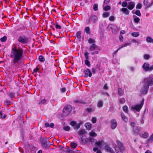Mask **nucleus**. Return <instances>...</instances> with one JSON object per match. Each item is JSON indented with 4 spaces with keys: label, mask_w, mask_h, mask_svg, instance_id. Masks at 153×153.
I'll return each mask as SVG.
<instances>
[{
    "label": "nucleus",
    "mask_w": 153,
    "mask_h": 153,
    "mask_svg": "<svg viewBox=\"0 0 153 153\" xmlns=\"http://www.w3.org/2000/svg\"><path fill=\"white\" fill-rule=\"evenodd\" d=\"M11 58L13 57V65L18 66L19 64V62L22 58L23 50L21 48H17L16 45L13 46L11 51Z\"/></svg>",
    "instance_id": "f257e3e1"
},
{
    "label": "nucleus",
    "mask_w": 153,
    "mask_h": 153,
    "mask_svg": "<svg viewBox=\"0 0 153 153\" xmlns=\"http://www.w3.org/2000/svg\"><path fill=\"white\" fill-rule=\"evenodd\" d=\"M143 87L141 90L142 94H147L149 86L153 85V78L152 76H149L145 78L142 82Z\"/></svg>",
    "instance_id": "f03ea898"
},
{
    "label": "nucleus",
    "mask_w": 153,
    "mask_h": 153,
    "mask_svg": "<svg viewBox=\"0 0 153 153\" xmlns=\"http://www.w3.org/2000/svg\"><path fill=\"white\" fill-rule=\"evenodd\" d=\"M72 110L71 106L70 105H66L64 108L63 110V114L65 116H66L69 114Z\"/></svg>",
    "instance_id": "7ed1b4c3"
},
{
    "label": "nucleus",
    "mask_w": 153,
    "mask_h": 153,
    "mask_svg": "<svg viewBox=\"0 0 153 153\" xmlns=\"http://www.w3.org/2000/svg\"><path fill=\"white\" fill-rule=\"evenodd\" d=\"M18 40L20 43L25 44L28 42L29 39L27 37L23 36H19Z\"/></svg>",
    "instance_id": "20e7f679"
},
{
    "label": "nucleus",
    "mask_w": 153,
    "mask_h": 153,
    "mask_svg": "<svg viewBox=\"0 0 153 153\" xmlns=\"http://www.w3.org/2000/svg\"><path fill=\"white\" fill-rule=\"evenodd\" d=\"M142 68L146 71H150L153 70V65L149 66V65L148 63L145 62L143 65Z\"/></svg>",
    "instance_id": "39448f33"
},
{
    "label": "nucleus",
    "mask_w": 153,
    "mask_h": 153,
    "mask_svg": "<svg viewBox=\"0 0 153 153\" xmlns=\"http://www.w3.org/2000/svg\"><path fill=\"white\" fill-rule=\"evenodd\" d=\"M143 104V102H142L139 105L132 106L131 107V110L132 111L135 110L137 111H139L142 108Z\"/></svg>",
    "instance_id": "423d86ee"
},
{
    "label": "nucleus",
    "mask_w": 153,
    "mask_h": 153,
    "mask_svg": "<svg viewBox=\"0 0 153 153\" xmlns=\"http://www.w3.org/2000/svg\"><path fill=\"white\" fill-rule=\"evenodd\" d=\"M114 148L116 153H123V151L125 150L124 147L120 148V147L117 146H115Z\"/></svg>",
    "instance_id": "0eeeda50"
},
{
    "label": "nucleus",
    "mask_w": 153,
    "mask_h": 153,
    "mask_svg": "<svg viewBox=\"0 0 153 153\" xmlns=\"http://www.w3.org/2000/svg\"><path fill=\"white\" fill-rule=\"evenodd\" d=\"M135 5V4L134 2L130 1L128 3L127 7L129 10H131L134 7Z\"/></svg>",
    "instance_id": "6e6552de"
},
{
    "label": "nucleus",
    "mask_w": 153,
    "mask_h": 153,
    "mask_svg": "<svg viewBox=\"0 0 153 153\" xmlns=\"http://www.w3.org/2000/svg\"><path fill=\"white\" fill-rule=\"evenodd\" d=\"M73 103L75 104H86V102L84 100L79 99L74 100Z\"/></svg>",
    "instance_id": "1a4fd4ad"
},
{
    "label": "nucleus",
    "mask_w": 153,
    "mask_h": 153,
    "mask_svg": "<svg viewBox=\"0 0 153 153\" xmlns=\"http://www.w3.org/2000/svg\"><path fill=\"white\" fill-rule=\"evenodd\" d=\"M98 18L95 15H93L90 17L89 20V23L90 21H92L93 23H95L98 20Z\"/></svg>",
    "instance_id": "9d476101"
},
{
    "label": "nucleus",
    "mask_w": 153,
    "mask_h": 153,
    "mask_svg": "<svg viewBox=\"0 0 153 153\" xmlns=\"http://www.w3.org/2000/svg\"><path fill=\"white\" fill-rule=\"evenodd\" d=\"M85 74V77H87L88 76L91 77L92 75L91 71L88 68L87 69L84 71Z\"/></svg>",
    "instance_id": "9b49d317"
},
{
    "label": "nucleus",
    "mask_w": 153,
    "mask_h": 153,
    "mask_svg": "<svg viewBox=\"0 0 153 153\" xmlns=\"http://www.w3.org/2000/svg\"><path fill=\"white\" fill-rule=\"evenodd\" d=\"M51 142L49 141L48 140V141H46L45 142L42 143V146L43 148L45 149H48L49 148L50 146Z\"/></svg>",
    "instance_id": "f8f14e48"
},
{
    "label": "nucleus",
    "mask_w": 153,
    "mask_h": 153,
    "mask_svg": "<svg viewBox=\"0 0 153 153\" xmlns=\"http://www.w3.org/2000/svg\"><path fill=\"white\" fill-rule=\"evenodd\" d=\"M111 128L114 129L117 126V123L115 120H112L111 121Z\"/></svg>",
    "instance_id": "ddd939ff"
},
{
    "label": "nucleus",
    "mask_w": 153,
    "mask_h": 153,
    "mask_svg": "<svg viewBox=\"0 0 153 153\" xmlns=\"http://www.w3.org/2000/svg\"><path fill=\"white\" fill-rule=\"evenodd\" d=\"M121 117L123 121L125 123H127L128 121V118L126 116L123 112H121Z\"/></svg>",
    "instance_id": "4468645a"
},
{
    "label": "nucleus",
    "mask_w": 153,
    "mask_h": 153,
    "mask_svg": "<svg viewBox=\"0 0 153 153\" xmlns=\"http://www.w3.org/2000/svg\"><path fill=\"white\" fill-rule=\"evenodd\" d=\"M105 150L111 153H114V151L113 150L110 146L109 145H108L106 146H105Z\"/></svg>",
    "instance_id": "2eb2a0df"
},
{
    "label": "nucleus",
    "mask_w": 153,
    "mask_h": 153,
    "mask_svg": "<svg viewBox=\"0 0 153 153\" xmlns=\"http://www.w3.org/2000/svg\"><path fill=\"white\" fill-rule=\"evenodd\" d=\"M120 11L123 12V13L126 15H128L129 13V11L126 8H122L120 9Z\"/></svg>",
    "instance_id": "dca6fc26"
},
{
    "label": "nucleus",
    "mask_w": 153,
    "mask_h": 153,
    "mask_svg": "<svg viewBox=\"0 0 153 153\" xmlns=\"http://www.w3.org/2000/svg\"><path fill=\"white\" fill-rule=\"evenodd\" d=\"M153 142V134L150 136L146 140L147 143H151Z\"/></svg>",
    "instance_id": "f3484780"
},
{
    "label": "nucleus",
    "mask_w": 153,
    "mask_h": 153,
    "mask_svg": "<svg viewBox=\"0 0 153 153\" xmlns=\"http://www.w3.org/2000/svg\"><path fill=\"white\" fill-rule=\"evenodd\" d=\"M12 101L8 99H6L4 101V105L7 107L9 106L12 103Z\"/></svg>",
    "instance_id": "a211bd4d"
},
{
    "label": "nucleus",
    "mask_w": 153,
    "mask_h": 153,
    "mask_svg": "<svg viewBox=\"0 0 153 153\" xmlns=\"http://www.w3.org/2000/svg\"><path fill=\"white\" fill-rule=\"evenodd\" d=\"M131 44L130 43H126L124 45H121V47H120L118 49H117V50L115 51L114 52V54H116L118 52V51L120 50L121 48H122L124 47H126L127 45H128Z\"/></svg>",
    "instance_id": "6ab92c4d"
},
{
    "label": "nucleus",
    "mask_w": 153,
    "mask_h": 153,
    "mask_svg": "<svg viewBox=\"0 0 153 153\" xmlns=\"http://www.w3.org/2000/svg\"><path fill=\"white\" fill-rule=\"evenodd\" d=\"M85 126L87 129L88 130H90L91 128L92 125L90 123H85Z\"/></svg>",
    "instance_id": "aec40b11"
},
{
    "label": "nucleus",
    "mask_w": 153,
    "mask_h": 153,
    "mask_svg": "<svg viewBox=\"0 0 153 153\" xmlns=\"http://www.w3.org/2000/svg\"><path fill=\"white\" fill-rule=\"evenodd\" d=\"M87 133L85 129L80 130L78 132V134L80 135L85 134Z\"/></svg>",
    "instance_id": "412c9836"
},
{
    "label": "nucleus",
    "mask_w": 153,
    "mask_h": 153,
    "mask_svg": "<svg viewBox=\"0 0 153 153\" xmlns=\"http://www.w3.org/2000/svg\"><path fill=\"white\" fill-rule=\"evenodd\" d=\"M7 94L10 98L11 100L12 101L13 98L15 97V94L12 92H10L7 93Z\"/></svg>",
    "instance_id": "4be33fe9"
},
{
    "label": "nucleus",
    "mask_w": 153,
    "mask_h": 153,
    "mask_svg": "<svg viewBox=\"0 0 153 153\" xmlns=\"http://www.w3.org/2000/svg\"><path fill=\"white\" fill-rule=\"evenodd\" d=\"M46 90L48 92H50L52 89V86L51 84L48 83L47 84L46 87Z\"/></svg>",
    "instance_id": "5701e85b"
},
{
    "label": "nucleus",
    "mask_w": 153,
    "mask_h": 153,
    "mask_svg": "<svg viewBox=\"0 0 153 153\" xmlns=\"http://www.w3.org/2000/svg\"><path fill=\"white\" fill-rule=\"evenodd\" d=\"M118 94L120 96H122L124 94V91L121 88H118Z\"/></svg>",
    "instance_id": "b1692460"
},
{
    "label": "nucleus",
    "mask_w": 153,
    "mask_h": 153,
    "mask_svg": "<svg viewBox=\"0 0 153 153\" xmlns=\"http://www.w3.org/2000/svg\"><path fill=\"white\" fill-rule=\"evenodd\" d=\"M133 129L134 134H135V135H137L140 131L139 130L137 127H135L133 128Z\"/></svg>",
    "instance_id": "393cba45"
},
{
    "label": "nucleus",
    "mask_w": 153,
    "mask_h": 153,
    "mask_svg": "<svg viewBox=\"0 0 153 153\" xmlns=\"http://www.w3.org/2000/svg\"><path fill=\"white\" fill-rule=\"evenodd\" d=\"M97 48V46L95 44H93L91 45V46L90 48V50L91 51L94 50Z\"/></svg>",
    "instance_id": "a878e982"
},
{
    "label": "nucleus",
    "mask_w": 153,
    "mask_h": 153,
    "mask_svg": "<svg viewBox=\"0 0 153 153\" xmlns=\"http://www.w3.org/2000/svg\"><path fill=\"white\" fill-rule=\"evenodd\" d=\"M123 111L126 113H128L129 111L126 105H124L123 107Z\"/></svg>",
    "instance_id": "bb28decb"
},
{
    "label": "nucleus",
    "mask_w": 153,
    "mask_h": 153,
    "mask_svg": "<svg viewBox=\"0 0 153 153\" xmlns=\"http://www.w3.org/2000/svg\"><path fill=\"white\" fill-rule=\"evenodd\" d=\"M146 41L148 42L153 43V39L150 37H147L146 39Z\"/></svg>",
    "instance_id": "cd10ccee"
},
{
    "label": "nucleus",
    "mask_w": 153,
    "mask_h": 153,
    "mask_svg": "<svg viewBox=\"0 0 153 153\" xmlns=\"http://www.w3.org/2000/svg\"><path fill=\"white\" fill-rule=\"evenodd\" d=\"M103 105V102L101 100L98 101L97 104V105L99 108L102 107Z\"/></svg>",
    "instance_id": "c85d7f7f"
},
{
    "label": "nucleus",
    "mask_w": 153,
    "mask_h": 153,
    "mask_svg": "<svg viewBox=\"0 0 153 153\" xmlns=\"http://www.w3.org/2000/svg\"><path fill=\"white\" fill-rule=\"evenodd\" d=\"M81 32L80 31H78L77 32L76 36L77 37V38L79 39L80 40V39H81Z\"/></svg>",
    "instance_id": "c756f323"
},
{
    "label": "nucleus",
    "mask_w": 153,
    "mask_h": 153,
    "mask_svg": "<svg viewBox=\"0 0 153 153\" xmlns=\"http://www.w3.org/2000/svg\"><path fill=\"white\" fill-rule=\"evenodd\" d=\"M119 101L120 103V104H123L125 103L126 102V100L125 99L123 98H121L119 99Z\"/></svg>",
    "instance_id": "7c9ffc66"
},
{
    "label": "nucleus",
    "mask_w": 153,
    "mask_h": 153,
    "mask_svg": "<svg viewBox=\"0 0 153 153\" xmlns=\"http://www.w3.org/2000/svg\"><path fill=\"white\" fill-rule=\"evenodd\" d=\"M149 136V134L147 132H144L142 134V137L144 138H147Z\"/></svg>",
    "instance_id": "2f4dec72"
},
{
    "label": "nucleus",
    "mask_w": 153,
    "mask_h": 153,
    "mask_svg": "<svg viewBox=\"0 0 153 153\" xmlns=\"http://www.w3.org/2000/svg\"><path fill=\"white\" fill-rule=\"evenodd\" d=\"M143 3L144 5L147 7H149L150 6L149 4L148 0H144Z\"/></svg>",
    "instance_id": "473e14b6"
},
{
    "label": "nucleus",
    "mask_w": 153,
    "mask_h": 153,
    "mask_svg": "<svg viewBox=\"0 0 153 153\" xmlns=\"http://www.w3.org/2000/svg\"><path fill=\"white\" fill-rule=\"evenodd\" d=\"M84 31L87 34L90 33L91 32L90 28L88 27H87L85 28Z\"/></svg>",
    "instance_id": "72a5a7b5"
},
{
    "label": "nucleus",
    "mask_w": 153,
    "mask_h": 153,
    "mask_svg": "<svg viewBox=\"0 0 153 153\" xmlns=\"http://www.w3.org/2000/svg\"><path fill=\"white\" fill-rule=\"evenodd\" d=\"M110 15L108 12H106L103 13L102 14V16L103 18H106L108 17Z\"/></svg>",
    "instance_id": "f704fd0d"
},
{
    "label": "nucleus",
    "mask_w": 153,
    "mask_h": 153,
    "mask_svg": "<svg viewBox=\"0 0 153 153\" xmlns=\"http://www.w3.org/2000/svg\"><path fill=\"white\" fill-rule=\"evenodd\" d=\"M131 35L134 37H137L139 35V33L138 32H133L131 33Z\"/></svg>",
    "instance_id": "c9c22d12"
},
{
    "label": "nucleus",
    "mask_w": 153,
    "mask_h": 153,
    "mask_svg": "<svg viewBox=\"0 0 153 153\" xmlns=\"http://www.w3.org/2000/svg\"><path fill=\"white\" fill-rule=\"evenodd\" d=\"M116 143L117 145L119 146V147H120V148H121V147H124L123 146V143L119 140H117L116 141Z\"/></svg>",
    "instance_id": "e433bc0d"
},
{
    "label": "nucleus",
    "mask_w": 153,
    "mask_h": 153,
    "mask_svg": "<svg viewBox=\"0 0 153 153\" xmlns=\"http://www.w3.org/2000/svg\"><path fill=\"white\" fill-rule=\"evenodd\" d=\"M111 9V7L109 5H107L105 7H103L104 10L105 11H107L108 10H110Z\"/></svg>",
    "instance_id": "4c0bfd02"
},
{
    "label": "nucleus",
    "mask_w": 153,
    "mask_h": 153,
    "mask_svg": "<svg viewBox=\"0 0 153 153\" xmlns=\"http://www.w3.org/2000/svg\"><path fill=\"white\" fill-rule=\"evenodd\" d=\"M39 60L41 62H43L45 61V59L43 56H40L39 57Z\"/></svg>",
    "instance_id": "58836bf2"
},
{
    "label": "nucleus",
    "mask_w": 153,
    "mask_h": 153,
    "mask_svg": "<svg viewBox=\"0 0 153 153\" xmlns=\"http://www.w3.org/2000/svg\"><path fill=\"white\" fill-rule=\"evenodd\" d=\"M81 139L82 142L84 144L87 143L88 142V139L87 138H86L84 139L83 138V137H82L81 138Z\"/></svg>",
    "instance_id": "ea45409f"
},
{
    "label": "nucleus",
    "mask_w": 153,
    "mask_h": 153,
    "mask_svg": "<svg viewBox=\"0 0 153 153\" xmlns=\"http://www.w3.org/2000/svg\"><path fill=\"white\" fill-rule=\"evenodd\" d=\"M85 64L88 67L91 66V64L90 62L87 59H85Z\"/></svg>",
    "instance_id": "a19ab883"
},
{
    "label": "nucleus",
    "mask_w": 153,
    "mask_h": 153,
    "mask_svg": "<svg viewBox=\"0 0 153 153\" xmlns=\"http://www.w3.org/2000/svg\"><path fill=\"white\" fill-rule=\"evenodd\" d=\"M89 134L91 137H96L97 136V134L94 132H91L89 133Z\"/></svg>",
    "instance_id": "79ce46f5"
},
{
    "label": "nucleus",
    "mask_w": 153,
    "mask_h": 153,
    "mask_svg": "<svg viewBox=\"0 0 153 153\" xmlns=\"http://www.w3.org/2000/svg\"><path fill=\"white\" fill-rule=\"evenodd\" d=\"M72 148H74L77 146V144L74 142H71L70 144Z\"/></svg>",
    "instance_id": "37998d69"
},
{
    "label": "nucleus",
    "mask_w": 153,
    "mask_h": 153,
    "mask_svg": "<svg viewBox=\"0 0 153 153\" xmlns=\"http://www.w3.org/2000/svg\"><path fill=\"white\" fill-rule=\"evenodd\" d=\"M140 21V18L137 16H136V17L134 19V21L136 23H138Z\"/></svg>",
    "instance_id": "c03bdc74"
},
{
    "label": "nucleus",
    "mask_w": 153,
    "mask_h": 153,
    "mask_svg": "<svg viewBox=\"0 0 153 153\" xmlns=\"http://www.w3.org/2000/svg\"><path fill=\"white\" fill-rule=\"evenodd\" d=\"M3 114L2 112H0V118L1 119H4L6 117H7V115L6 114H5L3 116H2Z\"/></svg>",
    "instance_id": "a18cd8bd"
},
{
    "label": "nucleus",
    "mask_w": 153,
    "mask_h": 153,
    "mask_svg": "<svg viewBox=\"0 0 153 153\" xmlns=\"http://www.w3.org/2000/svg\"><path fill=\"white\" fill-rule=\"evenodd\" d=\"M135 14L137 15L138 16H140L141 15V14L140 12V11L139 10H137L135 12Z\"/></svg>",
    "instance_id": "49530a36"
},
{
    "label": "nucleus",
    "mask_w": 153,
    "mask_h": 153,
    "mask_svg": "<svg viewBox=\"0 0 153 153\" xmlns=\"http://www.w3.org/2000/svg\"><path fill=\"white\" fill-rule=\"evenodd\" d=\"M63 129L65 131H69L70 129V127L69 126H65L63 128Z\"/></svg>",
    "instance_id": "de8ad7c7"
},
{
    "label": "nucleus",
    "mask_w": 153,
    "mask_h": 153,
    "mask_svg": "<svg viewBox=\"0 0 153 153\" xmlns=\"http://www.w3.org/2000/svg\"><path fill=\"white\" fill-rule=\"evenodd\" d=\"M88 41L89 43L91 44L92 43H94L95 42L94 40L92 38H89L88 40Z\"/></svg>",
    "instance_id": "09e8293b"
},
{
    "label": "nucleus",
    "mask_w": 153,
    "mask_h": 153,
    "mask_svg": "<svg viewBox=\"0 0 153 153\" xmlns=\"http://www.w3.org/2000/svg\"><path fill=\"white\" fill-rule=\"evenodd\" d=\"M7 39V37L4 36L1 38L0 40L1 42H4L6 41Z\"/></svg>",
    "instance_id": "8fccbe9b"
},
{
    "label": "nucleus",
    "mask_w": 153,
    "mask_h": 153,
    "mask_svg": "<svg viewBox=\"0 0 153 153\" xmlns=\"http://www.w3.org/2000/svg\"><path fill=\"white\" fill-rule=\"evenodd\" d=\"M98 5L97 4H94L93 6V9L94 11H97L98 10Z\"/></svg>",
    "instance_id": "3c124183"
},
{
    "label": "nucleus",
    "mask_w": 153,
    "mask_h": 153,
    "mask_svg": "<svg viewBox=\"0 0 153 153\" xmlns=\"http://www.w3.org/2000/svg\"><path fill=\"white\" fill-rule=\"evenodd\" d=\"M142 4L139 3L136 6V9H140L142 8Z\"/></svg>",
    "instance_id": "603ef678"
},
{
    "label": "nucleus",
    "mask_w": 153,
    "mask_h": 153,
    "mask_svg": "<svg viewBox=\"0 0 153 153\" xmlns=\"http://www.w3.org/2000/svg\"><path fill=\"white\" fill-rule=\"evenodd\" d=\"M103 141L102 140L98 142H96L95 143V144L98 146H100L101 145Z\"/></svg>",
    "instance_id": "864d4df0"
},
{
    "label": "nucleus",
    "mask_w": 153,
    "mask_h": 153,
    "mask_svg": "<svg viewBox=\"0 0 153 153\" xmlns=\"http://www.w3.org/2000/svg\"><path fill=\"white\" fill-rule=\"evenodd\" d=\"M70 124L73 126H75L76 125V123L74 121H72L70 122Z\"/></svg>",
    "instance_id": "5fc2aeb1"
},
{
    "label": "nucleus",
    "mask_w": 153,
    "mask_h": 153,
    "mask_svg": "<svg viewBox=\"0 0 153 153\" xmlns=\"http://www.w3.org/2000/svg\"><path fill=\"white\" fill-rule=\"evenodd\" d=\"M86 59L88 60L89 59V56H88V53L87 52H86L84 53Z\"/></svg>",
    "instance_id": "6e6d98bb"
},
{
    "label": "nucleus",
    "mask_w": 153,
    "mask_h": 153,
    "mask_svg": "<svg viewBox=\"0 0 153 153\" xmlns=\"http://www.w3.org/2000/svg\"><path fill=\"white\" fill-rule=\"evenodd\" d=\"M128 5V4L126 2L124 1L122 3V6L123 7H125L127 6Z\"/></svg>",
    "instance_id": "4d7b16f0"
},
{
    "label": "nucleus",
    "mask_w": 153,
    "mask_h": 153,
    "mask_svg": "<svg viewBox=\"0 0 153 153\" xmlns=\"http://www.w3.org/2000/svg\"><path fill=\"white\" fill-rule=\"evenodd\" d=\"M96 140L93 138H90L89 141L92 143H93L95 142Z\"/></svg>",
    "instance_id": "13d9d810"
},
{
    "label": "nucleus",
    "mask_w": 153,
    "mask_h": 153,
    "mask_svg": "<svg viewBox=\"0 0 153 153\" xmlns=\"http://www.w3.org/2000/svg\"><path fill=\"white\" fill-rule=\"evenodd\" d=\"M109 19L111 21H113L115 19V17L114 16H111L109 17Z\"/></svg>",
    "instance_id": "bf43d9fd"
},
{
    "label": "nucleus",
    "mask_w": 153,
    "mask_h": 153,
    "mask_svg": "<svg viewBox=\"0 0 153 153\" xmlns=\"http://www.w3.org/2000/svg\"><path fill=\"white\" fill-rule=\"evenodd\" d=\"M150 57V56L148 54H145L144 56V58L145 59H148Z\"/></svg>",
    "instance_id": "052dcab7"
},
{
    "label": "nucleus",
    "mask_w": 153,
    "mask_h": 153,
    "mask_svg": "<svg viewBox=\"0 0 153 153\" xmlns=\"http://www.w3.org/2000/svg\"><path fill=\"white\" fill-rule=\"evenodd\" d=\"M91 121L93 123H95L96 122L97 119L95 117H93L92 118Z\"/></svg>",
    "instance_id": "680f3d73"
},
{
    "label": "nucleus",
    "mask_w": 153,
    "mask_h": 153,
    "mask_svg": "<svg viewBox=\"0 0 153 153\" xmlns=\"http://www.w3.org/2000/svg\"><path fill=\"white\" fill-rule=\"evenodd\" d=\"M135 125H136V123L134 122H131V123H130V125L133 128L135 127Z\"/></svg>",
    "instance_id": "e2e57ef3"
},
{
    "label": "nucleus",
    "mask_w": 153,
    "mask_h": 153,
    "mask_svg": "<svg viewBox=\"0 0 153 153\" xmlns=\"http://www.w3.org/2000/svg\"><path fill=\"white\" fill-rule=\"evenodd\" d=\"M55 27L56 29H61V26L60 25H59L58 24H57L55 25Z\"/></svg>",
    "instance_id": "0e129e2a"
},
{
    "label": "nucleus",
    "mask_w": 153,
    "mask_h": 153,
    "mask_svg": "<svg viewBox=\"0 0 153 153\" xmlns=\"http://www.w3.org/2000/svg\"><path fill=\"white\" fill-rule=\"evenodd\" d=\"M86 110L88 112L90 113L92 111V109L91 108H86Z\"/></svg>",
    "instance_id": "69168bd1"
},
{
    "label": "nucleus",
    "mask_w": 153,
    "mask_h": 153,
    "mask_svg": "<svg viewBox=\"0 0 153 153\" xmlns=\"http://www.w3.org/2000/svg\"><path fill=\"white\" fill-rule=\"evenodd\" d=\"M47 101V100L45 99H44L42 100L39 103L40 104H45Z\"/></svg>",
    "instance_id": "338daca9"
},
{
    "label": "nucleus",
    "mask_w": 153,
    "mask_h": 153,
    "mask_svg": "<svg viewBox=\"0 0 153 153\" xmlns=\"http://www.w3.org/2000/svg\"><path fill=\"white\" fill-rule=\"evenodd\" d=\"M80 127V124H78V125H76V126L74 127V128L75 129H79Z\"/></svg>",
    "instance_id": "774afa93"
}]
</instances>
